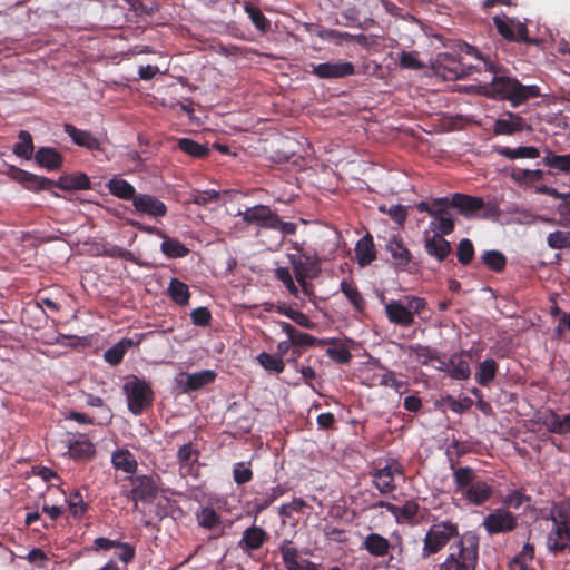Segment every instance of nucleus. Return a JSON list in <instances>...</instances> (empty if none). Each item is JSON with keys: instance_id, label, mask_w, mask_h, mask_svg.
Instances as JSON below:
<instances>
[{"instance_id": "nucleus-1", "label": "nucleus", "mask_w": 570, "mask_h": 570, "mask_svg": "<svg viewBox=\"0 0 570 570\" xmlns=\"http://www.w3.org/2000/svg\"><path fill=\"white\" fill-rule=\"evenodd\" d=\"M450 468L453 471L455 493L470 504L481 507L493 495V480L481 479L471 466H455L451 460Z\"/></svg>"}, {"instance_id": "nucleus-2", "label": "nucleus", "mask_w": 570, "mask_h": 570, "mask_svg": "<svg viewBox=\"0 0 570 570\" xmlns=\"http://www.w3.org/2000/svg\"><path fill=\"white\" fill-rule=\"evenodd\" d=\"M492 72L493 77L485 88L487 96L491 98L508 100L513 107H518L531 98L541 96L540 87L537 85L524 86L515 78L499 75L497 67Z\"/></svg>"}, {"instance_id": "nucleus-3", "label": "nucleus", "mask_w": 570, "mask_h": 570, "mask_svg": "<svg viewBox=\"0 0 570 570\" xmlns=\"http://www.w3.org/2000/svg\"><path fill=\"white\" fill-rule=\"evenodd\" d=\"M478 560L479 537L468 531L450 546V553L435 570H475Z\"/></svg>"}, {"instance_id": "nucleus-4", "label": "nucleus", "mask_w": 570, "mask_h": 570, "mask_svg": "<svg viewBox=\"0 0 570 570\" xmlns=\"http://www.w3.org/2000/svg\"><path fill=\"white\" fill-rule=\"evenodd\" d=\"M404 304L402 301L391 299L385 304V316L391 324L410 327L415 322V315H420L425 311L426 299L419 296H405Z\"/></svg>"}, {"instance_id": "nucleus-5", "label": "nucleus", "mask_w": 570, "mask_h": 570, "mask_svg": "<svg viewBox=\"0 0 570 570\" xmlns=\"http://www.w3.org/2000/svg\"><path fill=\"white\" fill-rule=\"evenodd\" d=\"M451 198L439 197L431 202L422 200L416 204V209L428 213L433 217L430 228L441 235H450L454 230V219L450 213Z\"/></svg>"}, {"instance_id": "nucleus-6", "label": "nucleus", "mask_w": 570, "mask_h": 570, "mask_svg": "<svg viewBox=\"0 0 570 570\" xmlns=\"http://www.w3.org/2000/svg\"><path fill=\"white\" fill-rule=\"evenodd\" d=\"M459 525L450 520L436 522L425 533L422 558L439 553L452 539H459Z\"/></svg>"}, {"instance_id": "nucleus-7", "label": "nucleus", "mask_w": 570, "mask_h": 570, "mask_svg": "<svg viewBox=\"0 0 570 570\" xmlns=\"http://www.w3.org/2000/svg\"><path fill=\"white\" fill-rule=\"evenodd\" d=\"M451 205L468 219L491 218L499 214L497 205L485 203L481 197L461 193L451 196Z\"/></svg>"}, {"instance_id": "nucleus-8", "label": "nucleus", "mask_w": 570, "mask_h": 570, "mask_svg": "<svg viewBox=\"0 0 570 570\" xmlns=\"http://www.w3.org/2000/svg\"><path fill=\"white\" fill-rule=\"evenodd\" d=\"M373 485L381 494H387L396 489L395 475H403V466L393 458L379 459L370 472Z\"/></svg>"}, {"instance_id": "nucleus-9", "label": "nucleus", "mask_w": 570, "mask_h": 570, "mask_svg": "<svg viewBox=\"0 0 570 570\" xmlns=\"http://www.w3.org/2000/svg\"><path fill=\"white\" fill-rule=\"evenodd\" d=\"M568 514L559 509L557 515L553 513L548 518L553 523L551 531L547 535V549L553 556L568 551L570 553V523L567 520Z\"/></svg>"}, {"instance_id": "nucleus-10", "label": "nucleus", "mask_w": 570, "mask_h": 570, "mask_svg": "<svg viewBox=\"0 0 570 570\" xmlns=\"http://www.w3.org/2000/svg\"><path fill=\"white\" fill-rule=\"evenodd\" d=\"M131 485L125 495L128 500L135 502L151 503L159 493V481L158 475H129L125 479Z\"/></svg>"}, {"instance_id": "nucleus-11", "label": "nucleus", "mask_w": 570, "mask_h": 570, "mask_svg": "<svg viewBox=\"0 0 570 570\" xmlns=\"http://www.w3.org/2000/svg\"><path fill=\"white\" fill-rule=\"evenodd\" d=\"M128 410L134 415H140L154 400V392L145 380L134 377L124 385Z\"/></svg>"}, {"instance_id": "nucleus-12", "label": "nucleus", "mask_w": 570, "mask_h": 570, "mask_svg": "<svg viewBox=\"0 0 570 570\" xmlns=\"http://www.w3.org/2000/svg\"><path fill=\"white\" fill-rule=\"evenodd\" d=\"M493 23L501 37L508 41L535 45L538 40L528 36V27L518 19L499 17L492 18Z\"/></svg>"}, {"instance_id": "nucleus-13", "label": "nucleus", "mask_w": 570, "mask_h": 570, "mask_svg": "<svg viewBox=\"0 0 570 570\" xmlns=\"http://www.w3.org/2000/svg\"><path fill=\"white\" fill-rule=\"evenodd\" d=\"M483 528L489 535L513 531L517 525V517L507 509L499 508L484 517Z\"/></svg>"}, {"instance_id": "nucleus-14", "label": "nucleus", "mask_w": 570, "mask_h": 570, "mask_svg": "<svg viewBox=\"0 0 570 570\" xmlns=\"http://www.w3.org/2000/svg\"><path fill=\"white\" fill-rule=\"evenodd\" d=\"M312 73L320 79H341L353 76L355 66L350 61H327L312 65Z\"/></svg>"}, {"instance_id": "nucleus-15", "label": "nucleus", "mask_w": 570, "mask_h": 570, "mask_svg": "<svg viewBox=\"0 0 570 570\" xmlns=\"http://www.w3.org/2000/svg\"><path fill=\"white\" fill-rule=\"evenodd\" d=\"M8 175L13 180L21 184L26 189L33 193H38L40 190H49L52 188V179L35 175L16 166L9 167Z\"/></svg>"}, {"instance_id": "nucleus-16", "label": "nucleus", "mask_w": 570, "mask_h": 570, "mask_svg": "<svg viewBox=\"0 0 570 570\" xmlns=\"http://www.w3.org/2000/svg\"><path fill=\"white\" fill-rule=\"evenodd\" d=\"M66 443L69 456L75 461H90L96 455L95 444L85 434L78 439H68Z\"/></svg>"}, {"instance_id": "nucleus-17", "label": "nucleus", "mask_w": 570, "mask_h": 570, "mask_svg": "<svg viewBox=\"0 0 570 570\" xmlns=\"http://www.w3.org/2000/svg\"><path fill=\"white\" fill-rule=\"evenodd\" d=\"M238 216L246 224H256L262 228H269V224H273L276 213L266 205H256L239 212Z\"/></svg>"}, {"instance_id": "nucleus-18", "label": "nucleus", "mask_w": 570, "mask_h": 570, "mask_svg": "<svg viewBox=\"0 0 570 570\" xmlns=\"http://www.w3.org/2000/svg\"><path fill=\"white\" fill-rule=\"evenodd\" d=\"M470 70L450 53L440 56L438 71L448 80L463 79L470 75Z\"/></svg>"}, {"instance_id": "nucleus-19", "label": "nucleus", "mask_w": 570, "mask_h": 570, "mask_svg": "<svg viewBox=\"0 0 570 570\" xmlns=\"http://www.w3.org/2000/svg\"><path fill=\"white\" fill-rule=\"evenodd\" d=\"M132 205L137 212L153 217H164L167 214L165 203L149 194H138Z\"/></svg>"}, {"instance_id": "nucleus-20", "label": "nucleus", "mask_w": 570, "mask_h": 570, "mask_svg": "<svg viewBox=\"0 0 570 570\" xmlns=\"http://www.w3.org/2000/svg\"><path fill=\"white\" fill-rule=\"evenodd\" d=\"M65 132L71 138L73 144L88 150H100V140L88 130L78 129L71 124H65Z\"/></svg>"}, {"instance_id": "nucleus-21", "label": "nucleus", "mask_w": 570, "mask_h": 570, "mask_svg": "<svg viewBox=\"0 0 570 570\" xmlns=\"http://www.w3.org/2000/svg\"><path fill=\"white\" fill-rule=\"evenodd\" d=\"M269 539V534L261 527L252 525L243 532L238 543L243 551L258 550Z\"/></svg>"}, {"instance_id": "nucleus-22", "label": "nucleus", "mask_w": 570, "mask_h": 570, "mask_svg": "<svg viewBox=\"0 0 570 570\" xmlns=\"http://www.w3.org/2000/svg\"><path fill=\"white\" fill-rule=\"evenodd\" d=\"M392 544L390 541L380 533L372 532L367 534L361 544V549H364L374 558H383L390 553Z\"/></svg>"}, {"instance_id": "nucleus-23", "label": "nucleus", "mask_w": 570, "mask_h": 570, "mask_svg": "<svg viewBox=\"0 0 570 570\" xmlns=\"http://www.w3.org/2000/svg\"><path fill=\"white\" fill-rule=\"evenodd\" d=\"M525 121L523 117L518 114L507 112L502 118H499L493 126L495 135H513L524 129Z\"/></svg>"}, {"instance_id": "nucleus-24", "label": "nucleus", "mask_w": 570, "mask_h": 570, "mask_svg": "<svg viewBox=\"0 0 570 570\" xmlns=\"http://www.w3.org/2000/svg\"><path fill=\"white\" fill-rule=\"evenodd\" d=\"M471 352L462 350L460 353H454L450 356V376L458 381L468 380L471 375L469 360Z\"/></svg>"}, {"instance_id": "nucleus-25", "label": "nucleus", "mask_w": 570, "mask_h": 570, "mask_svg": "<svg viewBox=\"0 0 570 570\" xmlns=\"http://www.w3.org/2000/svg\"><path fill=\"white\" fill-rule=\"evenodd\" d=\"M35 160L49 171L59 170L63 164L62 155L52 147H40L35 154Z\"/></svg>"}, {"instance_id": "nucleus-26", "label": "nucleus", "mask_w": 570, "mask_h": 570, "mask_svg": "<svg viewBox=\"0 0 570 570\" xmlns=\"http://www.w3.org/2000/svg\"><path fill=\"white\" fill-rule=\"evenodd\" d=\"M372 385L392 387L400 395L406 393L410 387L407 381L397 380L395 372L385 367L384 373L372 375Z\"/></svg>"}, {"instance_id": "nucleus-27", "label": "nucleus", "mask_w": 570, "mask_h": 570, "mask_svg": "<svg viewBox=\"0 0 570 570\" xmlns=\"http://www.w3.org/2000/svg\"><path fill=\"white\" fill-rule=\"evenodd\" d=\"M440 233H435L432 237L425 239L424 248L426 253L436 258L439 262L444 261L451 253V244Z\"/></svg>"}, {"instance_id": "nucleus-28", "label": "nucleus", "mask_w": 570, "mask_h": 570, "mask_svg": "<svg viewBox=\"0 0 570 570\" xmlns=\"http://www.w3.org/2000/svg\"><path fill=\"white\" fill-rule=\"evenodd\" d=\"M112 466L125 473L134 475L138 469L135 455L127 449H117L111 454Z\"/></svg>"}, {"instance_id": "nucleus-29", "label": "nucleus", "mask_w": 570, "mask_h": 570, "mask_svg": "<svg viewBox=\"0 0 570 570\" xmlns=\"http://www.w3.org/2000/svg\"><path fill=\"white\" fill-rule=\"evenodd\" d=\"M286 488L282 484L269 488L267 491L257 493L252 501L253 510L256 514L266 510L275 500L284 495Z\"/></svg>"}, {"instance_id": "nucleus-30", "label": "nucleus", "mask_w": 570, "mask_h": 570, "mask_svg": "<svg viewBox=\"0 0 570 570\" xmlns=\"http://www.w3.org/2000/svg\"><path fill=\"white\" fill-rule=\"evenodd\" d=\"M355 255L361 267L370 265L376 258L373 237L368 233L356 243Z\"/></svg>"}, {"instance_id": "nucleus-31", "label": "nucleus", "mask_w": 570, "mask_h": 570, "mask_svg": "<svg viewBox=\"0 0 570 570\" xmlns=\"http://www.w3.org/2000/svg\"><path fill=\"white\" fill-rule=\"evenodd\" d=\"M216 379V373L212 370H204L196 373L186 375V381L183 384L184 392L198 391L202 387L213 383Z\"/></svg>"}, {"instance_id": "nucleus-32", "label": "nucleus", "mask_w": 570, "mask_h": 570, "mask_svg": "<svg viewBox=\"0 0 570 570\" xmlns=\"http://www.w3.org/2000/svg\"><path fill=\"white\" fill-rule=\"evenodd\" d=\"M106 186L109 193L119 199L134 202V199L138 196V194H136L135 187L127 180L119 177H112L108 180Z\"/></svg>"}, {"instance_id": "nucleus-33", "label": "nucleus", "mask_w": 570, "mask_h": 570, "mask_svg": "<svg viewBox=\"0 0 570 570\" xmlns=\"http://www.w3.org/2000/svg\"><path fill=\"white\" fill-rule=\"evenodd\" d=\"M341 291L357 313H363L366 302L353 281L343 279Z\"/></svg>"}, {"instance_id": "nucleus-34", "label": "nucleus", "mask_w": 570, "mask_h": 570, "mask_svg": "<svg viewBox=\"0 0 570 570\" xmlns=\"http://www.w3.org/2000/svg\"><path fill=\"white\" fill-rule=\"evenodd\" d=\"M167 294L179 306H187L191 296L188 285L178 278L170 279Z\"/></svg>"}, {"instance_id": "nucleus-35", "label": "nucleus", "mask_w": 570, "mask_h": 570, "mask_svg": "<svg viewBox=\"0 0 570 570\" xmlns=\"http://www.w3.org/2000/svg\"><path fill=\"white\" fill-rule=\"evenodd\" d=\"M386 249L399 266H406L412 255L401 238L393 236L386 244Z\"/></svg>"}, {"instance_id": "nucleus-36", "label": "nucleus", "mask_w": 570, "mask_h": 570, "mask_svg": "<svg viewBox=\"0 0 570 570\" xmlns=\"http://www.w3.org/2000/svg\"><path fill=\"white\" fill-rule=\"evenodd\" d=\"M420 510V505L414 500H407L402 507H391V514L397 523L413 522Z\"/></svg>"}, {"instance_id": "nucleus-37", "label": "nucleus", "mask_w": 570, "mask_h": 570, "mask_svg": "<svg viewBox=\"0 0 570 570\" xmlns=\"http://www.w3.org/2000/svg\"><path fill=\"white\" fill-rule=\"evenodd\" d=\"M161 253L168 258H181L188 255L189 249L176 238H171L166 234L161 237Z\"/></svg>"}, {"instance_id": "nucleus-38", "label": "nucleus", "mask_w": 570, "mask_h": 570, "mask_svg": "<svg viewBox=\"0 0 570 570\" xmlns=\"http://www.w3.org/2000/svg\"><path fill=\"white\" fill-rule=\"evenodd\" d=\"M497 372L498 363L493 358H487L479 364L475 381L481 386H488L495 379Z\"/></svg>"}, {"instance_id": "nucleus-39", "label": "nucleus", "mask_w": 570, "mask_h": 570, "mask_svg": "<svg viewBox=\"0 0 570 570\" xmlns=\"http://www.w3.org/2000/svg\"><path fill=\"white\" fill-rule=\"evenodd\" d=\"M497 153L505 157L508 159H517V158H530L534 159L540 156V151L534 146H520L518 148L510 147H500L497 149Z\"/></svg>"}, {"instance_id": "nucleus-40", "label": "nucleus", "mask_w": 570, "mask_h": 570, "mask_svg": "<svg viewBox=\"0 0 570 570\" xmlns=\"http://www.w3.org/2000/svg\"><path fill=\"white\" fill-rule=\"evenodd\" d=\"M177 147L188 156L198 159H204L209 155V148L207 145L199 144L190 138L178 139Z\"/></svg>"}, {"instance_id": "nucleus-41", "label": "nucleus", "mask_w": 570, "mask_h": 570, "mask_svg": "<svg viewBox=\"0 0 570 570\" xmlns=\"http://www.w3.org/2000/svg\"><path fill=\"white\" fill-rule=\"evenodd\" d=\"M284 566L287 570H299L302 562L298 561V550L289 540H284L279 546Z\"/></svg>"}, {"instance_id": "nucleus-42", "label": "nucleus", "mask_w": 570, "mask_h": 570, "mask_svg": "<svg viewBox=\"0 0 570 570\" xmlns=\"http://www.w3.org/2000/svg\"><path fill=\"white\" fill-rule=\"evenodd\" d=\"M131 345L132 341L130 338H122L120 342H118L117 344H115L105 352V361L112 366L120 364L127 348L130 347Z\"/></svg>"}, {"instance_id": "nucleus-43", "label": "nucleus", "mask_w": 570, "mask_h": 570, "mask_svg": "<svg viewBox=\"0 0 570 570\" xmlns=\"http://www.w3.org/2000/svg\"><path fill=\"white\" fill-rule=\"evenodd\" d=\"M482 263L492 272L501 273L507 266V257L499 250H485L481 256Z\"/></svg>"}, {"instance_id": "nucleus-44", "label": "nucleus", "mask_w": 570, "mask_h": 570, "mask_svg": "<svg viewBox=\"0 0 570 570\" xmlns=\"http://www.w3.org/2000/svg\"><path fill=\"white\" fill-rule=\"evenodd\" d=\"M18 138L19 141L13 146V153L19 157L30 159L35 148L30 132L21 130Z\"/></svg>"}, {"instance_id": "nucleus-45", "label": "nucleus", "mask_w": 570, "mask_h": 570, "mask_svg": "<svg viewBox=\"0 0 570 570\" xmlns=\"http://www.w3.org/2000/svg\"><path fill=\"white\" fill-rule=\"evenodd\" d=\"M199 452L191 443L181 445L177 452V460L181 468L193 469L194 464L198 462Z\"/></svg>"}, {"instance_id": "nucleus-46", "label": "nucleus", "mask_w": 570, "mask_h": 570, "mask_svg": "<svg viewBox=\"0 0 570 570\" xmlns=\"http://www.w3.org/2000/svg\"><path fill=\"white\" fill-rule=\"evenodd\" d=\"M257 361L268 372L282 373L285 368V362L276 354L272 355L267 352H262L257 356Z\"/></svg>"}, {"instance_id": "nucleus-47", "label": "nucleus", "mask_w": 570, "mask_h": 570, "mask_svg": "<svg viewBox=\"0 0 570 570\" xmlns=\"http://www.w3.org/2000/svg\"><path fill=\"white\" fill-rule=\"evenodd\" d=\"M548 431L556 434H567L570 432V413L564 415L562 419L556 414L552 413L546 423Z\"/></svg>"}, {"instance_id": "nucleus-48", "label": "nucleus", "mask_w": 570, "mask_h": 570, "mask_svg": "<svg viewBox=\"0 0 570 570\" xmlns=\"http://www.w3.org/2000/svg\"><path fill=\"white\" fill-rule=\"evenodd\" d=\"M511 177L514 181L520 184H533L543 178V171L540 169H522L514 168L512 170Z\"/></svg>"}, {"instance_id": "nucleus-49", "label": "nucleus", "mask_w": 570, "mask_h": 570, "mask_svg": "<svg viewBox=\"0 0 570 570\" xmlns=\"http://www.w3.org/2000/svg\"><path fill=\"white\" fill-rule=\"evenodd\" d=\"M198 524L205 529L212 530L220 523V515L213 508H203L197 513Z\"/></svg>"}, {"instance_id": "nucleus-50", "label": "nucleus", "mask_w": 570, "mask_h": 570, "mask_svg": "<svg viewBox=\"0 0 570 570\" xmlns=\"http://www.w3.org/2000/svg\"><path fill=\"white\" fill-rule=\"evenodd\" d=\"M245 12L248 14L252 23L256 27V29L265 32L269 29L271 22L263 14L259 8L254 7L249 3L245 6Z\"/></svg>"}, {"instance_id": "nucleus-51", "label": "nucleus", "mask_w": 570, "mask_h": 570, "mask_svg": "<svg viewBox=\"0 0 570 570\" xmlns=\"http://www.w3.org/2000/svg\"><path fill=\"white\" fill-rule=\"evenodd\" d=\"M69 511L73 518L80 519L88 510V504L83 501V498L79 491L72 492L68 500Z\"/></svg>"}, {"instance_id": "nucleus-52", "label": "nucleus", "mask_w": 570, "mask_h": 570, "mask_svg": "<svg viewBox=\"0 0 570 570\" xmlns=\"http://www.w3.org/2000/svg\"><path fill=\"white\" fill-rule=\"evenodd\" d=\"M544 165L563 173H570V155H554L549 153L543 158Z\"/></svg>"}, {"instance_id": "nucleus-53", "label": "nucleus", "mask_w": 570, "mask_h": 570, "mask_svg": "<svg viewBox=\"0 0 570 570\" xmlns=\"http://www.w3.org/2000/svg\"><path fill=\"white\" fill-rule=\"evenodd\" d=\"M291 343L293 344V346L303 348V347H311V346H315V345L323 346L327 342H326V340L317 338L308 333L298 331L295 334V336L292 337Z\"/></svg>"}, {"instance_id": "nucleus-54", "label": "nucleus", "mask_w": 570, "mask_h": 570, "mask_svg": "<svg viewBox=\"0 0 570 570\" xmlns=\"http://www.w3.org/2000/svg\"><path fill=\"white\" fill-rule=\"evenodd\" d=\"M456 257L462 265H469L474 257V246L469 238L459 242L456 248Z\"/></svg>"}, {"instance_id": "nucleus-55", "label": "nucleus", "mask_w": 570, "mask_h": 570, "mask_svg": "<svg viewBox=\"0 0 570 570\" xmlns=\"http://www.w3.org/2000/svg\"><path fill=\"white\" fill-rule=\"evenodd\" d=\"M278 313L286 315L288 318H291L293 322H295L297 325L305 327V328H313L314 323L309 320V317L304 314L301 311L293 309L289 307H278Z\"/></svg>"}, {"instance_id": "nucleus-56", "label": "nucleus", "mask_w": 570, "mask_h": 570, "mask_svg": "<svg viewBox=\"0 0 570 570\" xmlns=\"http://www.w3.org/2000/svg\"><path fill=\"white\" fill-rule=\"evenodd\" d=\"M548 246L552 249H564L570 247V232L556 230L547 237Z\"/></svg>"}, {"instance_id": "nucleus-57", "label": "nucleus", "mask_w": 570, "mask_h": 570, "mask_svg": "<svg viewBox=\"0 0 570 570\" xmlns=\"http://www.w3.org/2000/svg\"><path fill=\"white\" fill-rule=\"evenodd\" d=\"M233 479L238 485L245 484L253 479V471L248 462H237L233 468Z\"/></svg>"}, {"instance_id": "nucleus-58", "label": "nucleus", "mask_w": 570, "mask_h": 570, "mask_svg": "<svg viewBox=\"0 0 570 570\" xmlns=\"http://www.w3.org/2000/svg\"><path fill=\"white\" fill-rule=\"evenodd\" d=\"M275 276L283 283L291 295L298 297V287L295 285L292 274L287 267H277L275 269Z\"/></svg>"}, {"instance_id": "nucleus-59", "label": "nucleus", "mask_w": 570, "mask_h": 570, "mask_svg": "<svg viewBox=\"0 0 570 570\" xmlns=\"http://www.w3.org/2000/svg\"><path fill=\"white\" fill-rule=\"evenodd\" d=\"M288 263L292 266L295 278H302L303 276H314V274L305 267L303 257L299 254L289 253L287 254Z\"/></svg>"}, {"instance_id": "nucleus-60", "label": "nucleus", "mask_w": 570, "mask_h": 570, "mask_svg": "<svg viewBox=\"0 0 570 570\" xmlns=\"http://www.w3.org/2000/svg\"><path fill=\"white\" fill-rule=\"evenodd\" d=\"M307 507V502L302 498H294L291 502L284 503L278 509V514L283 518H292L294 512H302Z\"/></svg>"}, {"instance_id": "nucleus-61", "label": "nucleus", "mask_w": 570, "mask_h": 570, "mask_svg": "<svg viewBox=\"0 0 570 570\" xmlns=\"http://www.w3.org/2000/svg\"><path fill=\"white\" fill-rule=\"evenodd\" d=\"M294 248L297 250L296 254L303 257V263L305 267H307L314 276H318L321 273V261L316 254L312 255L309 253H303V248L295 244Z\"/></svg>"}, {"instance_id": "nucleus-62", "label": "nucleus", "mask_w": 570, "mask_h": 570, "mask_svg": "<svg viewBox=\"0 0 570 570\" xmlns=\"http://www.w3.org/2000/svg\"><path fill=\"white\" fill-rule=\"evenodd\" d=\"M219 193L215 189L196 190L193 193L191 202L196 205L205 206L218 202Z\"/></svg>"}, {"instance_id": "nucleus-63", "label": "nucleus", "mask_w": 570, "mask_h": 570, "mask_svg": "<svg viewBox=\"0 0 570 570\" xmlns=\"http://www.w3.org/2000/svg\"><path fill=\"white\" fill-rule=\"evenodd\" d=\"M190 320L194 325L206 327L210 325L213 317L207 307L200 306L191 311Z\"/></svg>"}, {"instance_id": "nucleus-64", "label": "nucleus", "mask_w": 570, "mask_h": 570, "mask_svg": "<svg viewBox=\"0 0 570 570\" xmlns=\"http://www.w3.org/2000/svg\"><path fill=\"white\" fill-rule=\"evenodd\" d=\"M411 350L422 365H428L430 361L439 360L438 352L432 350L430 346L417 344L415 346H411Z\"/></svg>"}]
</instances>
